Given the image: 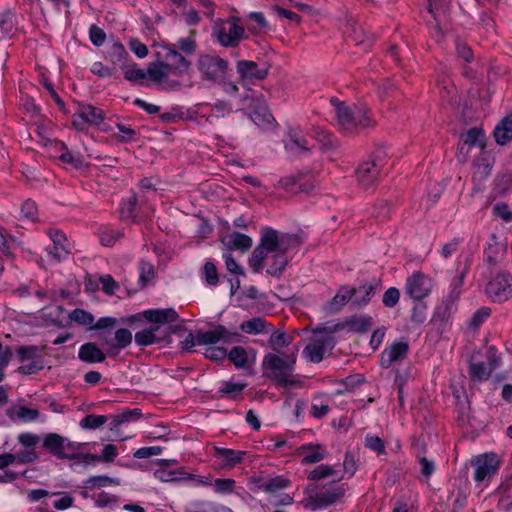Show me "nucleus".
Masks as SVG:
<instances>
[{"label":"nucleus","instance_id":"nucleus-25","mask_svg":"<svg viewBox=\"0 0 512 512\" xmlns=\"http://www.w3.org/2000/svg\"><path fill=\"white\" fill-rule=\"evenodd\" d=\"M78 358L86 363H100L106 359V355L95 343L88 342L80 346Z\"/></svg>","mask_w":512,"mask_h":512},{"label":"nucleus","instance_id":"nucleus-30","mask_svg":"<svg viewBox=\"0 0 512 512\" xmlns=\"http://www.w3.org/2000/svg\"><path fill=\"white\" fill-rule=\"evenodd\" d=\"M252 238L246 234H242L239 232H233L227 237V241L225 242L228 249L232 250H240L241 252L248 251L252 246Z\"/></svg>","mask_w":512,"mask_h":512},{"label":"nucleus","instance_id":"nucleus-62","mask_svg":"<svg viewBox=\"0 0 512 512\" xmlns=\"http://www.w3.org/2000/svg\"><path fill=\"white\" fill-rule=\"evenodd\" d=\"M241 334L229 331L225 326L219 325V342L225 344L237 343L240 341Z\"/></svg>","mask_w":512,"mask_h":512},{"label":"nucleus","instance_id":"nucleus-6","mask_svg":"<svg viewBox=\"0 0 512 512\" xmlns=\"http://www.w3.org/2000/svg\"><path fill=\"white\" fill-rule=\"evenodd\" d=\"M296 242L297 239L292 234L279 233L277 230L267 226L261 228L259 244H261V247L269 254L288 252Z\"/></svg>","mask_w":512,"mask_h":512},{"label":"nucleus","instance_id":"nucleus-15","mask_svg":"<svg viewBox=\"0 0 512 512\" xmlns=\"http://www.w3.org/2000/svg\"><path fill=\"white\" fill-rule=\"evenodd\" d=\"M122 70L124 78L132 83H140L145 79H150L153 82H160V62H153L147 70H143L133 65H123Z\"/></svg>","mask_w":512,"mask_h":512},{"label":"nucleus","instance_id":"nucleus-58","mask_svg":"<svg viewBox=\"0 0 512 512\" xmlns=\"http://www.w3.org/2000/svg\"><path fill=\"white\" fill-rule=\"evenodd\" d=\"M214 491L219 494H229L235 489V480L231 478H218L213 484Z\"/></svg>","mask_w":512,"mask_h":512},{"label":"nucleus","instance_id":"nucleus-29","mask_svg":"<svg viewBox=\"0 0 512 512\" xmlns=\"http://www.w3.org/2000/svg\"><path fill=\"white\" fill-rule=\"evenodd\" d=\"M494 137L499 145H505L512 139V115L507 116L494 129Z\"/></svg>","mask_w":512,"mask_h":512},{"label":"nucleus","instance_id":"nucleus-51","mask_svg":"<svg viewBox=\"0 0 512 512\" xmlns=\"http://www.w3.org/2000/svg\"><path fill=\"white\" fill-rule=\"evenodd\" d=\"M468 267H469V262L466 261L464 268L462 270H459L458 275L453 278L452 283H451L452 290H451V293L449 296L451 299L458 298V296L460 294V288L463 285Z\"/></svg>","mask_w":512,"mask_h":512},{"label":"nucleus","instance_id":"nucleus-32","mask_svg":"<svg viewBox=\"0 0 512 512\" xmlns=\"http://www.w3.org/2000/svg\"><path fill=\"white\" fill-rule=\"evenodd\" d=\"M55 148H59L62 153L58 156L60 161L64 164H69L75 169H79L84 165L83 157L79 153H72L68 150L63 142L55 143Z\"/></svg>","mask_w":512,"mask_h":512},{"label":"nucleus","instance_id":"nucleus-1","mask_svg":"<svg viewBox=\"0 0 512 512\" xmlns=\"http://www.w3.org/2000/svg\"><path fill=\"white\" fill-rule=\"evenodd\" d=\"M190 61L175 47L162 44V90L180 91L193 86Z\"/></svg>","mask_w":512,"mask_h":512},{"label":"nucleus","instance_id":"nucleus-8","mask_svg":"<svg viewBox=\"0 0 512 512\" xmlns=\"http://www.w3.org/2000/svg\"><path fill=\"white\" fill-rule=\"evenodd\" d=\"M471 464L475 467L473 478L477 483L489 481L500 468V460L493 452L477 455L472 459Z\"/></svg>","mask_w":512,"mask_h":512},{"label":"nucleus","instance_id":"nucleus-38","mask_svg":"<svg viewBox=\"0 0 512 512\" xmlns=\"http://www.w3.org/2000/svg\"><path fill=\"white\" fill-rule=\"evenodd\" d=\"M287 252L272 254V264L268 267L267 273L273 277H280L288 265Z\"/></svg>","mask_w":512,"mask_h":512},{"label":"nucleus","instance_id":"nucleus-22","mask_svg":"<svg viewBox=\"0 0 512 512\" xmlns=\"http://www.w3.org/2000/svg\"><path fill=\"white\" fill-rule=\"evenodd\" d=\"M140 416L141 410L137 408L126 409L116 415L111 416L109 427L110 430L114 433V437L119 440L126 439V436L119 434L121 426L125 423L138 419Z\"/></svg>","mask_w":512,"mask_h":512},{"label":"nucleus","instance_id":"nucleus-4","mask_svg":"<svg viewBox=\"0 0 512 512\" xmlns=\"http://www.w3.org/2000/svg\"><path fill=\"white\" fill-rule=\"evenodd\" d=\"M212 35L224 47H236L242 39H247L241 17L230 16L213 26Z\"/></svg>","mask_w":512,"mask_h":512},{"label":"nucleus","instance_id":"nucleus-61","mask_svg":"<svg viewBox=\"0 0 512 512\" xmlns=\"http://www.w3.org/2000/svg\"><path fill=\"white\" fill-rule=\"evenodd\" d=\"M400 300V291L396 287L388 288L383 295L382 302L387 308L395 307Z\"/></svg>","mask_w":512,"mask_h":512},{"label":"nucleus","instance_id":"nucleus-36","mask_svg":"<svg viewBox=\"0 0 512 512\" xmlns=\"http://www.w3.org/2000/svg\"><path fill=\"white\" fill-rule=\"evenodd\" d=\"M285 149L292 156H301L308 153V142L304 138L292 136L285 142Z\"/></svg>","mask_w":512,"mask_h":512},{"label":"nucleus","instance_id":"nucleus-7","mask_svg":"<svg viewBox=\"0 0 512 512\" xmlns=\"http://www.w3.org/2000/svg\"><path fill=\"white\" fill-rule=\"evenodd\" d=\"M197 68L202 79L217 82L225 77L228 61L217 55L203 54L197 60Z\"/></svg>","mask_w":512,"mask_h":512},{"label":"nucleus","instance_id":"nucleus-16","mask_svg":"<svg viewBox=\"0 0 512 512\" xmlns=\"http://www.w3.org/2000/svg\"><path fill=\"white\" fill-rule=\"evenodd\" d=\"M125 323L136 324V327L152 330L156 334L160 328V309H150L133 314L124 320Z\"/></svg>","mask_w":512,"mask_h":512},{"label":"nucleus","instance_id":"nucleus-19","mask_svg":"<svg viewBox=\"0 0 512 512\" xmlns=\"http://www.w3.org/2000/svg\"><path fill=\"white\" fill-rule=\"evenodd\" d=\"M104 119V113L101 109L94 106H82L78 112L73 114L72 123L79 130L84 128L85 124L99 125Z\"/></svg>","mask_w":512,"mask_h":512},{"label":"nucleus","instance_id":"nucleus-50","mask_svg":"<svg viewBox=\"0 0 512 512\" xmlns=\"http://www.w3.org/2000/svg\"><path fill=\"white\" fill-rule=\"evenodd\" d=\"M107 419L104 415L89 414L80 421V426L83 429H96L104 425Z\"/></svg>","mask_w":512,"mask_h":512},{"label":"nucleus","instance_id":"nucleus-60","mask_svg":"<svg viewBox=\"0 0 512 512\" xmlns=\"http://www.w3.org/2000/svg\"><path fill=\"white\" fill-rule=\"evenodd\" d=\"M17 440L24 448L35 450L41 439L40 436L35 433L25 432L19 434Z\"/></svg>","mask_w":512,"mask_h":512},{"label":"nucleus","instance_id":"nucleus-37","mask_svg":"<svg viewBox=\"0 0 512 512\" xmlns=\"http://www.w3.org/2000/svg\"><path fill=\"white\" fill-rule=\"evenodd\" d=\"M246 383H236L232 381H224L221 383L217 393L220 397H229L235 399L246 388Z\"/></svg>","mask_w":512,"mask_h":512},{"label":"nucleus","instance_id":"nucleus-45","mask_svg":"<svg viewBox=\"0 0 512 512\" xmlns=\"http://www.w3.org/2000/svg\"><path fill=\"white\" fill-rule=\"evenodd\" d=\"M69 319L78 323L79 325L88 326L90 329H92L93 323L95 321L94 316L90 312L80 308L72 310L69 313Z\"/></svg>","mask_w":512,"mask_h":512},{"label":"nucleus","instance_id":"nucleus-48","mask_svg":"<svg viewBox=\"0 0 512 512\" xmlns=\"http://www.w3.org/2000/svg\"><path fill=\"white\" fill-rule=\"evenodd\" d=\"M219 342V325L213 330L197 331V345H214Z\"/></svg>","mask_w":512,"mask_h":512},{"label":"nucleus","instance_id":"nucleus-17","mask_svg":"<svg viewBox=\"0 0 512 512\" xmlns=\"http://www.w3.org/2000/svg\"><path fill=\"white\" fill-rule=\"evenodd\" d=\"M236 71L243 82H252L265 79L269 73V68L267 66L259 67L254 61L239 60L236 64Z\"/></svg>","mask_w":512,"mask_h":512},{"label":"nucleus","instance_id":"nucleus-46","mask_svg":"<svg viewBox=\"0 0 512 512\" xmlns=\"http://www.w3.org/2000/svg\"><path fill=\"white\" fill-rule=\"evenodd\" d=\"M227 357L237 368H244L248 362L247 351L241 346L233 347L227 352Z\"/></svg>","mask_w":512,"mask_h":512},{"label":"nucleus","instance_id":"nucleus-9","mask_svg":"<svg viewBox=\"0 0 512 512\" xmlns=\"http://www.w3.org/2000/svg\"><path fill=\"white\" fill-rule=\"evenodd\" d=\"M486 294L493 301L502 303L512 297V276L507 272L497 273L486 286Z\"/></svg>","mask_w":512,"mask_h":512},{"label":"nucleus","instance_id":"nucleus-49","mask_svg":"<svg viewBox=\"0 0 512 512\" xmlns=\"http://www.w3.org/2000/svg\"><path fill=\"white\" fill-rule=\"evenodd\" d=\"M139 269V283L142 287H145L152 279L155 278V270L153 265L146 261L140 262Z\"/></svg>","mask_w":512,"mask_h":512},{"label":"nucleus","instance_id":"nucleus-34","mask_svg":"<svg viewBox=\"0 0 512 512\" xmlns=\"http://www.w3.org/2000/svg\"><path fill=\"white\" fill-rule=\"evenodd\" d=\"M301 177L286 176L279 180V186L287 191H295V187L298 186L300 191L309 192L314 185L310 182H302Z\"/></svg>","mask_w":512,"mask_h":512},{"label":"nucleus","instance_id":"nucleus-2","mask_svg":"<svg viewBox=\"0 0 512 512\" xmlns=\"http://www.w3.org/2000/svg\"><path fill=\"white\" fill-rule=\"evenodd\" d=\"M184 320L180 318L173 308L162 309V348L173 342V336L180 340L183 351L190 352L197 345V332L193 334L187 331Z\"/></svg>","mask_w":512,"mask_h":512},{"label":"nucleus","instance_id":"nucleus-24","mask_svg":"<svg viewBox=\"0 0 512 512\" xmlns=\"http://www.w3.org/2000/svg\"><path fill=\"white\" fill-rule=\"evenodd\" d=\"M299 455L302 458V464H314L322 461L326 457V452L319 444H304L298 449Z\"/></svg>","mask_w":512,"mask_h":512},{"label":"nucleus","instance_id":"nucleus-40","mask_svg":"<svg viewBox=\"0 0 512 512\" xmlns=\"http://www.w3.org/2000/svg\"><path fill=\"white\" fill-rule=\"evenodd\" d=\"M290 484V481L282 476H277L274 478H269L264 480L259 485V488L267 493H274L278 490H282L287 488Z\"/></svg>","mask_w":512,"mask_h":512},{"label":"nucleus","instance_id":"nucleus-23","mask_svg":"<svg viewBox=\"0 0 512 512\" xmlns=\"http://www.w3.org/2000/svg\"><path fill=\"white\" fill-rule=\"evenodd\" d=\"M176 460L162 459V482H176L182 480H195L196 476L187 473L183 467H178L174 470H169L168 466L171 463H176Z\"/></svg>","mask_w":512,"mask_h":512},{"label":"nucleus","instance_id":"nucleus-59","mask_svg":"<svg viewBox=\"0 0 512 512\" xmlns=\"http://www.w3.org/2000/svg\"><path fill=\"white\" fill-rule=\"evenodd\" d=\"M364 445L366 448L376 452L377 454L386 453L384 441L378 436L370 434L366 435Z\"/></svg>","mask_w":512,"mask_h":512},{"label":"nucleus","instance_id":"nucleus-39","mask_svg":"<svg viewBox=\"0 0 512 512\" xmlns=\"http://www.w3.org/2000/svg\"><path fill=\"white\" fill-rule=\"evenodd\" d=\"M348 302H351L353 305V291L352 287L343 286L339 289L336 295L332 298L331 307L335 311H338L341 307H343Z\"/></svg>","mask_w":512,"mask_h":512},{"label":"nucleus","instance_id":"nucleus-11","mask_svg":"<svg viewBox=\"0 0 512 512\" xmlns=\"http://www.w3.org/2000/svg\"><path fill=\"white\" fill-rule=\"evenodd\" d=\"M345 494L344 485L332 486L322 492L310 495L307 498L305 508H309L313 511L325 509L337 501H339Z\"/></svg>","mask_w":512,"mask_h":512},{"label":"nucleus","instance_id":"nucleus-21","mask_svg":"<svg viewBox=\"0 0 512 512\" xmlns=\"http://www.w3.org/2000/svg\"><path fill=\"white\" fill-rule=\"evenodd\" d=\"M244 30L255 36L262 35L270 29V25L262 12H250L241 17Z\"/></svg>","mask_w":512,"mask_h":512},{"label":"nucleus","instance_id":"nucleus-54","mask_svg":"<svg viewBox=\"0 0 512 512\" xmlns=\"http://www.w3.org/2000/svg\"><path fill=\"white\" fill-rule=\"evenodd\" d=\"M17 357L20 362L33 360L39 355V348L35 345H22L16 349Z\"/></svg>","mask_w":512,"mask_h":512},{"label":"nucleus","instance_id":"nucleus-31","mask_svg":"<svg viewBox=\"0 0 512 512\" xmlns=\"http://www.w3.org/2000/svg\"><path fill=\"white\" fill-rule=\"evenodd\" d=\"M248 116L257 126H266L271 124L274 120L265 103H258L254 105L252 112L249 113Z\"/></svg>","mask_w":512,"mask_h":512},{"label":"nucleus","instance_id":"nucleus-28","mask_svg":"<svg viewBox=\"0 0 512 512\" xmlns=\"http://www.w3.org/2000/svg\"><path fill=\"white\" fill-rule=\"evenodd\" d=\"M272 326L262 317H254L240 324V329L251 335H257L269 332Z\"/></svg>","mask_w":512,"mask_h":512},{"label":"nucleus","instance_id":"nucleus-41","mask_svg":"<svg viewBox=\"0 0 512 512\" xmlns=\"http://www.w3.org/2000/svg\"><path fill=\"white\" fill-rule=\"evenodd\" d=\"M110 485H120V480L118 478H111L107 475H97L88 478L84 482V486L87 489L101 488Z\"/></svg>","mask_w":512,"mask_h":512},{"label":"nucleus","instance_id":"nucleus-12","mask_svg":"<svg viewBox=\"0 0 512 512\" xmlns=\"http://www.w3.org/2000/svg\"><path fill=\"white\" fill-rule=\"evenodd\" d=\"M335 339L331 335L316 336L303 350L304 356L312 363H319L332 351Z\"/></svg>","mask_w":512,"mask_h":512},{"label":"nucleus","instance_id":"nucleus-5","mask_svg":"<svg viewBox=\"0 0 512 512\" xmlns=\"http://www.w3.org/2000/svg\"><path fill=\"white\" fill-rule=\"evenodd\" d=\"M386 152L378 149L373 152L371 159L361 163L356 170V178L359 184L368 189L372 187L384 168Z\"/></svg>","mask_w":512,"mask_h":512},{"label":"nucleus","instance_id":"nucleus-26","mask_svg":"<svg viewBox=\"0 0 512 512\" xmlns=\"http://www.w3.org/2000/svg\"><path fill=\"white\" fill-rule=\"evenodd\" d=\"M215 455L222 460L224 468H233L238 465L242 460L245 451L233 450L223 447H214Z\"/></svg>","mask_w":512,"mask_h":512},{"label":"nucleus","instance_id":"nucleus-42","mask_svg":"<svg viewBox=\"0 0 512 512\" xmlns=\"http://www.w3.org/2000/svg\"><path fill=\"white\" fill-rule=\"evenodd\" d=\"M492 372L485 362H471L469 365V374L477 381L487 380Z\"/></svg>","mask_w":512,"mask_h":512},{"label":"nucleus","instance_id":"nucleus-3","mask_svg":"<svg viewBox=\"0 0 512 512\" xmlns=\"http://www.w3.org/2000/svg\"><path fill=\"white\" fill-rule=\"evenodd\" d=\"M295 363V354L282 358L275 353H267L263 358L262 368L268 378L275 381L278 386L287 388L300 383L293 374Z\"/></svg>","mask_w":512,"mask_h":512},{"label":"nucleus","instance_id":"nucleus-27","mask_svg":"<svg viewBox=\"0 0 512 512\" xmlns=\"http://www.w3.org/2000/svg\"><path fill=\"white\" fill-rule=\"evenodd\" d=\"M377 283L364 284L357 288H352L353 291V306L363 307L369 303L372 297L376 294Z\"/></svg>","mask_w":512,"mask_h":512},{"label":"nucleus","instance_id":"nucleus-10","mask_svg":"<svg viewBox=\"0 0 512 512\" xmlns=\"http://www.w3.org/2000/svg\"><path fill=\"white\" fill-rule=\"evenodd\" d=\"M65 437L57 433H48L44 436L42 446L58 459L98 460L97 454H69L64 452Z\"/></svg>","mask_w":512,"mask_h":512},{"label":"nucleus","instance_id":"nucleus-18","mask_svg":"<svg viewBox=\"0 0 512 512\" xmlns=\"http://www.w3.org/2000/svg\"><path fill=\"white\" fill-rule=\"evenodd\" d=\"M48 234L52 240V245L46 248L48 255L56 262L65 260L71 252L66 236L59 230L49 231Z\"/></svg>","mask_w":512,"mask_h":512},{"label":"nucleus","instance_id":"nucleus-33","mask_svg":"<svg viewBox=\"0 0 512 512\" xmlns=\"http://www.w3.org/2000/svg\"><path fill=\"white\" fill-rule=\"evenodd\" d=\"M344 326L354 333H365L372 326V317L370 316H352L346 319Z\"/></svg>","mask_w":512,"mask_h":512},{"label":"nucleus","instance_id":"nucleus-56","mask_svg":"<svg viewBox=\"0 0 512 512\" xmlns=\"http://www.w3.org/2000/svg\"><path fill=\"white\" fill-rule=\"evenodd\" d=\"M15 463L28 464L33 463L39 459V454L34 449L24 448L14 453Z\"/></svg>","mask_w":512,"mask_h":512},{"label":"nucleus","instance_id":"nucleus-52","mask_svg":"<svg viewBox=\"0 0 512 512\" xmlns=\"http://www.w3.org/2000/svg\"><path fill=\"white\" fill-rule=\"evenodd\" d=\"M269 342L274 351L280 352L283 347L290 344L291 340L286 333L274 331L270 337Z\"/></svg>","mask_w":512,"mask_h":512},{"label":"nucleus","instance_id":"nucleus-14","mask_svg":"<svg viewBox=\"0 0 512 512\" xmlns=\"http://www.w3.org/2000/svg\"><path fill=\"white\" fill-rule=\"evenodd\" d=\"M331 104L335 107L337 122L344 130L355 128L356 117H360L362 107L348 106L345 102L339 101L337 98H331Z\"/></svg>","mask_w":512,"mask_h":512},{"label":"nucleus","instance_id":"nucleus-64","mask_svg":"<svg viewBox=\"0 0 512 512\" xmlns=\"http://www.w3.org/2000/svg\"><path fill=\"white\" fill-rule=\"evenodd\" d=\"M177 50H181L185 54H193L196 50V42L192 37L180 38L174 45Z\"/></svg>","mask_w":512,"mask_h":512},{"label":"nucleus","instance_id":"nucleus-55","mask_svg":"<svg viewBox=\"0 0 512 512\" xmlns=\"http://www.w3.org/2000/svg\"><path fill=\"white\" fill-rule=\"evenodd\" d=\"M134 340L138 346L146 347L157 341V334H153L152 330L140 329L135 333Z\"/></svg>","mask_w":512,"mask_h":512},{"label":"nucleus","instance_id":"nucleus-43","mask_svg":"<svg viewBox=\"0 0 512 512\" xmlns=\"http://www.w3.org/2000/svg\"><path fill=\"white\" fill-rule=\"evenodd\" d=\"M329 476H336L334 481H340L343 478V476H338V473L333 469V467L322 464L310 472L308 479L312 481H319Z\"/></svg>","mask_w":512,"mask_h":512},{"label":"nucleus","instance_id":"nucleus-47","mask_svg":"<svg viewBox=\"0 0 512 512\" xmlns=\"http://www.w3.org/2000/svg\"><path fill=\"white\" fill-rule=\"evenodd\" d=\"M268 254L269 253L261 247V244H258L254 248L249 258V264L255 273H258L263 268L264 260Z\"/></svg>","mask_w":512,"mask_h":512},{"label":"nucleus","instance_id":"nucleus-53","mask_svg":"<svg viewBox=\"0 0 512 512\" xmlns=\"http://www.w3.org/2000/svg\"><path fill=\"white\" fill-rule=\"evenodd\" d=\"M202 274L205 277L206 283L208 285L215 286L218 284L219 277H218L217 268H216V265L212 261L208 260L205 262L203 269H202Z\"/></svg>","mask_w":512,"mask_h":512},{"label":"nucleus","instance_id":"nucleus-63","mask_svg":"<svg viewBox=\"0 0 512 512\" xmlns=\"http://www.w3.org/2000/svg\"><path fill=\"white\" fill-rule=\"evenodd\" d=\"M115 340L118 348H126L132 342V333L126 328H120L115 332Z\"/></svg>","mask_w":512,"mask_h":512},{"label":"nucleus","instance_id":"nucleus-13","mask_svg":"<svg viewBox=\"0 0 512 512\" xmlns=\"http://www.w3.org/2000/svg\"><path fill=\"white\" fill-rule=\"evenodd\" d=\"M431 289V280L421 272H414L406 280L405 292L415 301H421L427 297Z\"/></svg>","mask_w":512,"mask_h":512},{"label":"nucleus","instance_id":"nucleus-57","mask_svg":"<svg viewBox=\"0 0 512 512\" xmlns=\"http://www.w3.org/2000/svg\"><path fill=\"white\" fill-rule=\"evenodd\" d=\"M483 138H484V133L481 129L471 128L467 131V133L464 137L463 143L465 145H468L469 147H473L476 145L483 146V143H482Z\"/></svg>","mask_w":512,"mask_h":512},{"label":"nucleus","instance_id":"nucleus-35","mask_svg":"<svg viewBox=\"0 0 512 512\" xmlns=\"http://www.w3.org/2000/svg\"><path fill=\"white\" fill-rule=\"evenodd\" d=\"M427 10L432 14L437 23V31L440 32L439 25L445 20L449 11V2H428Z\"/></svg>","mask_w":512,"mask_h":512},{"label":"nucleus","instance_id":"nucleus-20","mask_svg":"<svg viewBox=\"0 0 512 512\" xmlns=\"http://www.w3.org/2000/svg\"><path fill=\"white\" fill-rule=\"evenodd\" d=\"M408 349L409 346L407 342L402 341L393 343L382 351L380 357V366L387 369L391 366L392 363L402 361L406 358Z\"/></svg>","mask_w":512,"mask_h":512},{"label":"nucleus","instance_id":"nucleus-44","mask_svg":"<svg viewBox=\"0 0 512 512\" xmlns=\"http://www.w3.org/2000/svg\"><path fill=\"white\" fill-rule=\"evenodd\" d=\"M454 300L450 298V300L439 305L434 312L433 321H439L442 324L446 323L453 313Z\"/></svg>","mask_w":512,"mask_h":512}]
</instances>
